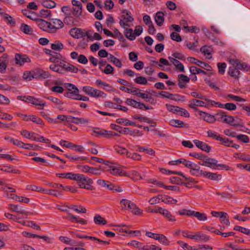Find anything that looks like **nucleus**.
Segmentation results:
<instances>
[{
  "label": "nucleus",
  "instance_id": "423d86ee",
  "mask_svg": "<svg viewBox=\"0 0 250 250\" xmlns=\"http://www.w3.org/2000/svg\"><path fill=\"white\" fill-rule=\"evenodd\" d=\"M217 117V121L222 122L226 124H229L234 121V118L230 115H227L225 112L223 111H219L215 114Z\"/></svg>",
  "mask_w": 250,
  "mask_h": 250
},
{
  "label": "nucleus",
  "instance_id": "39448f33",
  "mask_svg": "<svg viewBox=\"0 0 250 250\" xmlns=\"http://www.w3.org/2000/svg\"><path fill=\"white\" fill-rule=\"evenodd\" d=\"M79 168L81 171L84 173H88L93 175H99L104 169L100 166L99 167H91L87 165L80 166Z\"/></svg>",
  "mask_w": 250,
  "mask_h": 250
},
{
  "label": "nucleus",
  "instance_id": "c9c22d12",
  "mask_svg": "<svg viewBox=\"0 0 250 250\" xmlns=\"http://www.w3.org/2000/svg\"><path fill=\"white\" fill-rule=\"evenodd\" d=\"M192 216H195L198 220L201 221H204L207 220V215L203 213L198 211H193Z\"/></svg>",
  "mask_w": 250,
  "mask_h": 250
},
{
  "label": "nucleus",
  "instance_id": "864d4df0",
  "mask_svg": "<svg viewBox=\"0 0 250 250\" xmlns=\"http://www.w3.org/2000/svg\"><path fill=\"white\" fill-rule=\"evenodd\" d=\"M0 170L7 172H11L13 173H20L18 170L13 169L12 167L10 166H5L1 168Z\"/></svg>",
  "mask_w": 250,
  "mask_h": 250
},
{
  "label": "nucleus",
  "instance_id": "0eeeda50",
  "mask_svg": "<svg viewBox=\"0 0 250 250\" xmlns=\"http://www.w3.org/2000/svg\"><path fill=\"white\" fill-rule=\"evenodd\" d=\"M68 85L70 88H69L68 91L64 93V96L69 98L78 100L79 92V89L72 84L68 83Z\"/></svg>",
  "mask_w": 250,
  "mask_h": 250
},
{
  "label": "nucleus",
  "instance_id": "13d9d810",
  "mask_svg": "<svg viewBox=\"0 0 250 250\" xmlns=\"http://www.w3.org/2000/svg\"><path fill=\"white\" fill-rule=\"evenodd\" d=\"M21 134L24 137L30 139L33 138V135L35 133L33 132H29L26 130H22L21 131Z\"/></svg>",
  "mask_w": 250,
  "mask_h": 250
},
{
  "label": "nucleus",
  "instance_id": "2eb2a0df",
  "mask_svg": "<svg viewBox=\"0 0 250 250\" xmlns=\"http://www.w3.org/2000/svg\"><path fill=\"white\" fill-rule=\"evenodd\" d=\"M8 55L3 54L0 58V72L4 73L7 67V62L8 60Z\"/></svg>",
  "mask_w": 250,
  "mask_h": 250
},
{
  "label": "nucleus",
  "instance_id": "f8f14e48",
  "mask_svg": "<svg viewBox=\"0 0 250 250\" xmlns=\"http://www.w3.org/2000/svg\"><path fill=\"white\" fill-rule=\"evenodd\" d=\"M64 61H62L59 63L52 64L50 65V69L54 72H57L60 74H64V68L63 67Z\"/></svg>",
  "mask_w": 250,
  "mask_h": 250
},
{
  "label": "nucleus",
  "instance_id": "052dcab7",
  "mask_svg": "<svg viewBox=\"0 0 250 250\" xmlns=\"http://www.w3.org/2000/svg\"><path fill=\"white\" fill-rule=\"evenodd\" d=\"M139 151H140V152L145 151L146 153L148 154L149 155H150L151 156L155 155V151L151 148H145L144 147L139 146Z\"/></svg>",
  "mask_w": 250,
  "mask_h": 250
},
{
  "label": "nucleus",
  "instance_id": "4be33fe9",
  "mask_svg": "<svg viewBox=\"0 0 250 250\" xmlns=\"http://www.w3.org/2000/svg\"><path fill=\"white\" fill-rule=\"evenodd\" d=\"M35 78L38 79H45L48 78L50 75L46 71L42 70H37L35 72Z\"/></svg>",
  "mask_w": 250,
  "mask_h": 250
},
{
  "label": "nucleus",
  "instance_id": "ea45409f",
  "mask_svg": "<svg viewBox=\"0 0 250 250\" xmlns=\"http://www.w3.org/2000/svg\"><path fill=\"white\" fill-rule=\"evenodd\" d=\"M14 145L20 147L27 149H30L33 148V145H31L29 144H25L24 143L18 140H17V141H16V142L14 143Z\"/></svg>",
  "mask_w": 250,
  "mask_h": 250
},
{
  "label": "nucleus",
  "instance_id": "7c9ffc66",
  "mask_svg": "<svg viewBox=\"0 0 250 250\" xmlns=\"http://www.w3.org/2000/svg\"><path fill=\"white\" fill-rule=\"evenodd\" d=\"M23 98V99L22 100L23 101H24V102H30L32 104L35 105H38V104H40L39 99H37L34 97L30 96H24Z\"/></svg>",
  "mask_w": 250,
  "mask_h": 250
},
{
  "label": "nucleus",
  "instance_id": "5701e85b",
  "mask_svg": "<svg viewBox=\"0 0 250 250\" xmlns=\"http://www.w3.org/2000/svg\"><path fill=\"white\" fill-rule=\"evenodd\" d=\"M64 68V73L66 72H71L73 73H77L78 71V68L75 66L67 63L64 61V64H63Z\"/></svg>",
  "mask_w": 250,
  "mask_h": 250
},
{
  "label": "nucleus",
  "instance_id": "4d7b16f0",
  "mask_svg": "<svg viewBox=\"0 0 250 250\" xmlns=\"http://www.w3.org/2000/svg\"><path fill=\"white\" fill-rule=\"evenodd\" d=\"M27 189L32 191H35L39 192H43V188L40 187H37L35 185L27 186Z\"/></svg>",
  "mask_w": 250,
  "mask_h": 250
},
{
  "label": "nucleus",
  "instance_id": "9d476101",
  "mask_svg": "<svg viewBox=\"0 0 250 250\" xmlns=\"http://www.w3.org/2000/svg\"><path fill=\"white\" fill-rule=\"evenodd\" d=\"M38 26L43 31L51 33V23L42 19H37Z\"/></svg>",
  "mask_w": 250,
  "mask_h": 250
},
{
  "label": "nucleus",
  "instance_id": "338daca9",
  "mask_svg": "<svg viewBox=\"0 0 250 250\" xmlns=\"http://www.w3.org/2000/svg\"><path fill=\"white\" fill-rule=\"evenodd\" d=\"M114 71V68L109 64H107L104 69H103L102 72H104L105 74H112Z\"/></svg>",
  "mask_w": 250,
  "mask_h": 250
},
{
  "label": "nucleus",
  "instance_id": "0e129e2a",
  "mask_svg": "<svg viewBox=\"0 0 250 250\" xmlns=\"http://www.w3.org/2000/svg\"><path fill=\"white\" fill-rule=\"evenodd\" d=\"M207 135L208 137L212 138L216 140H218L220 138V135H217V133L211 130H209L207 131Z\"/></svg>",
  "mask_w": 250,
  "mask_h": 250
},
{
  "label": "nucleus",
  "instance_id": "f257e3e1",
  "mask_svg": "<svg viewBox=\"0 0 250 250\" xmlns=\"http://www.w3.org/2000/svg\"><path fill=\"white\" fill-rule=\"evenodd\" d=\"M230 63L232 65L229 67L228 73L232 77L238 79L239 77L240 72L239 69L246 71L250 70V66L246 63H241L238 60L231 59Z\"/></svg>",
  "mask_w": 250,
  "mask_h": 250
},
{
  "label": "nucleus",
  "instance_id": "c03bdc74",
  "mask_svg": "<svg viewBox=\"0 0 250 250\" xmlns=\"http://www.w3.org/2000/svg\"><path fill=\"white\" fill-rule=\"evenodd\" d=\"M169 99L174 100L175 101H182V102H185V97L183 96H181L179 94H170V95H169Z\"/></svg>",
  "mask_w": 250,
  "mask_h": 250
},
{
  "label": "nucleus",
  "instance_id": "6ab92c4d",
  "mask_svg": "<svg viewBox=\"0 0 250 250\" xmlns=\"http://www.w3.org/2000/svg\"><path fill=\"white\" fill-rule=\"evenodd\" d=\"M9 208L13 212H16L19 214H24L25 215H28L29 212L24 210L21 208H19L18 205L14 204H9Z\"/></svg>",
  "mask_w": 250,
  "mask_h": 250
},
{
  "label": "nucleus",
  "instance_id": "b1692460",
  "mask_svg": "<svg viewBox=\"0 0 250 250\" xmlns=\"http://www.w3.org/2000/svg\"><path fill=\"white\" fill-rule=\"evenodd\" d=\"M164 14L163 12L159 11L155 15V21L156 24L159 26H161L164 23Z\"/></svg>",
  "mask_w": 250,
  "mask_h": 250
},
{
  "label": "nucleus",
  "instance_id": "4468645a",
  "mask_svg": "<svg viewBox=\"0 0 250 250\" xmlns=\"http://www.w3.org/2000/svg\"><path fill=\"white\" fill-rule=\"evenodd\" d=\"M188 106L195 110H197V106L206 107V105L202 101L193 99L189 102Z\"/></svg>",
  "mask_w": 250,
  "mask_h": 250
},
{
  "label": "nucleus",
  "instance_id": "8fccbe9b",
  "mask_svg": "<svg viewBox=\"0 0 250 250\" xmlns=\"http://www.w3.org/2000/svg\"><path fill=\"white\" fill-rule=\"evenodd\" d=\"M218 141L221 142V144L225 145L226 146H230L232 144V141L229 140L227 138H223L220 136V138L219 139Z\"/></svg>",
  "mask_w": 250,
  "mask_h": 250
},
{
  "label": "nucleus",
  "instance_id": "6e6d98bb",
  "mask_svg": "<svg viewBox=\"0 0 250 250\" xmlns=\"http://www.w3.org/2000/svg\"><path fill=\"white\" fill-rule=\"evenodd\" d=\"M94 89V88L89 86H85L83 87L82 90L85 93V94L91 97Z\"/></svg>",
  "mask_w": 250,
  "mask_h": 250
},
{
  "label": "nucleus",
  "instance_id": "774afa93",
  "mask_svg": "<svg viewBox=\"0 0 250 250\" xmlns=\"http://www.w3.org/2000/svg\"><path fill=\"white\" fill-rule=\"evenodd\" d=\"M73 14L78 17L82 15V6H78L73 8Z\"/></svg>",
  "mask_w": 250,
  "mask_h": 250
},
{
  "label": "nucleus",
  "instance_id": "393cba45",
  "mask_svg": "<svg viewBox=\"0 0 250 250\" xmlns=\"http://www.w3.org/2000/svg\"><path fill=\"white\" fill-rule=\"evenodd\" d=\"M120 204L123 205L124 206L123 208L126 209H128L131 210L135 207V204L134 203L127 199H122L120 201Z\"/></svg>",
  "mask_w": 250,
  "mask_h": 250
},
{
  "label": "nucleus",
  "instance_id": "ddd939ff",
  "mask_svg": "<svg viewBox=\"0 0 250 250\" xmlns=\"http://www.w3.org/2000/svg\"><path fill=\"white\" fill-rule=\"evenodd\" d=\"M53 24L51 23V33H55L64 26L63 23L59 19H53Z\"/></svg>",
  "mask_w": 250,
  "mask_h": 250
},
{
  "label": "nucleus",
  "instance_id": "79ce46f5",
  "mask_svg": "<svg viewBox=\"0 0 250 250\" xmlns=\"http://www.w3.org/2000/svg\"><path fill=\"white\" fill-rule=\"evenodd\" d=\"M42 4L44 7L47 8H52L56 6V2L52 0H43Z\"/></svg>",
  "mask_w": 250,
  "mask_h": 250
},
{
  "label": "nucleus",
  "instance_id": "6e6552de",
  "mask_svg": "<svg viewBox=\"0 0 250 250\" xmlns=\"http://www.w3.org/2000/svg\"><path fill=\"white\" fill-rule=\"evenodd\" d=\"M187 59L188 61L190 62L196 64L198 66L206 69L207 71L211 70V67L206 62L198 60L194 57H188Z\"/></svg>",
  "mask_w": 250,
  "mask_h": 250
},
{
  "label": "nucleus",
  "instance_id": "bb28decb",
  "mask_svg": "<svg viewBox=\"0 0 250 250\" xmlns=\"http://www.w3.org/2000/svg\"><path fill=\"white\" fill-rule=\"evenodd\" d=\"M191 175L196 176H203L204 173V171L200 169V167L196 164L195 167H193L191 169H190L189 171Z\"/></svg>",
  "mask_w": 250,
  "mask_h": 250
},
{
  "label": "nucleus",
  "instance_id": "de8ad7c7",
  "mask_svg": "<svg viewBox=\"0 0 250 250\" xmlns=\"http://www.w3.org/2000/svg\"><path fill=\"white\" fill-rule=\"evenodd\" d=\"M200 51L204 55L210 56L209 57H207V58L209 59L211 58V49L209 47H208L206 46H203L201 48Z\"/></svg>",
  "mask_w": 250,
  "mask_h": 250
},
{
  "label": "nucleus",
  "instance_id": "4c0bfd02",
  "mask_svg": "<svg viewBox=\"0 0 250 250\" xmlns=\"http://www.w3.org/2000/svg\"><path fill=\"white\" fill-rule=\"evenodd\" d=\"M97 182L99 185L106 187L110 190L114 189V186L110 183H109L108 184H106V181L104 180L100 179Z\"/></svg>",
  "mask_w": 250,
  "mask_h": 250
},
{
  "label": "nucleus",
  "instance_id": "5fc2aeb1",
  "mask_svg": "<svg viewBox=\"0 0 250 250\" xmlns=\"http://www.w3.org/2000/svg\"><path fill=\"white\" fill-rule=\"evenodd\" d=\"M22 12L27 18L32 20H35L33 17L34 16V13L33 12L29 11V10L24 9L22 10Z\"/></svg>",
  "mask_w": 250,
  "mask_h": 250
},
{
  "label": "nucleus",
  "instance_id": "680f3d73",
  "mask_svg": "<svg viewBox=\"0 0 250 250\" xmlns=\"http://www.w3.org/2000/svg\"><path fill=\"white\" fill-rule=\"evenodd\" d=\"M235 137H236L238 140L245 143H248L249 142V138L246 135L239 134L237 136L235 135Z\"/></svg>",
  "mask_w": 250,
  "mask_h": 250
},
{
  "label": "nucleus",
  "instance_id": "f704fd0d",
  "mask_svg": "<svg viewBox=\"0 0 250 250\" xmlns=\"http://www.w3.org/2000/svg\"><path fill=\"white\" fill-rule=\"evenodd\" d=\"M20 29L21 31L26 34L31 35L33 32L32 28L28 25L25 23H22L21 25Z\"/></svg>",
  "mask_w": 250,
  "mask_h": 250
},
{
  "label": "nucleus",
  "instance_id": "1a4fd4ad",
  "mask_svg": "<svg viewBox=\"0 0 250 250\" xmlns=\"http://www.w3.org/2000/svg\"><path fill=\"white\" fill-rule=\"evenodd\" d=\"M108 171L113 175L119 176H124L126 177L129 176L125 171L115 166L109 167V169H108Z\"/></svg>",
  "mask_w": 250,
  "mask_h": 250
},
{
  "label": "nucleus",
  "instance_id": "aec40b11",
  "mask_svg": "<svg viewBox=\"0 0 250 250\" xmlns=\"http://www.w3.org/2000/svg\"><path fill=\"white\" fill-rule=\"evenodd\" d=\"M192 239H194L198 241L207 242L209 240V237L202 233L201 232H197L195 235H193Z\"/></svg>",
  "mask_w": 250,
  "mask_h": 250
},
{
  "label": "nucleus",
  "instance_id": "2f4dec72",
  "mask_svg": "<svg viewBox=\"0 0 250 250\" xmlns=\"http://www.w3.org/2000/svg\"><path fill=\"white\" fill-rule=\"evenodd\" d=\"M94 221L96 224L99 225H104L107 224V221L105 219L99 214L94 216Z\"/></svg>",
  "mask_w": 250,
  "mask_h": 250
},
{
  "label": "nucleus",
  "instance_id": "a18cd8bd",
  "mask_svg": "<svg viewBox=\"0 0 250 250\" xmlns=\"http://www.w3.org/2000/svg\"><path fill=\"white\" fill-rule=\"evenodd\" d=\"M89 123V120L87 119L74 117V124L87 125Z\"/></svg>",
  "mask_w": 250,
  "mask_h": 250
},
{
  "label": "nucleus",
  "instance_id": "412c9836",
  "mask_svg": "<svg viewBox=\"0 0 250 250\" xmlns=\"http://www.w3.org/2000/svg\"><path fill=\"white\" fill-rule=\"evenodd\" d=\"M203 176L205 178H208L211 180L218 181L221 179L222 176L216 173H212L208 171H205Z\"/></svg>",
  "mask_w": 250,
  "mask_h": 250
},
{
  "label": "nucleus",
  "instance_id": "603ef678",
  "mask_svg": "<svg viewBox=\"0 0 250 250\" xmlns=\"http://www.w3.org/2000/svg\"><path fill=\"white\" fill-rule=\"evenodd\" d=\"M217 66L218 68V73L222 75L224 74L227 66L226 63L225 62H218Z\"/></svg>",
  "mask_w": 250,
  "mask_h": 250
},
{
  "label": "nucleus",
  "instance_id": "f3484780",
  "mask_svg": "<svg viewBox=\"0 0 250 250\" xmlns=\"http://www.w3.org/2000/svg\"><path fill=\"white\" fill-rule=\"evenodd\" d=\"M193 142L196 146L203 151L209 152L211 150V147L208 144L197 140H193Z\"/></svg>",
  "mask_w": 250,
  "mask_h": 250
},
{
  "label": "nucleus",
  "instance_id": "cd10ccee",
  "mask_svg": "<svg viewBox=\"0 0 250 250\" xmlns=\"http://www.w3.org/2000/svg\"><path fill=\"white\" fill-rule=\"evenodd\" d=\"M169 124L176 127H185L186 125L183 122L177 119H172L169 121Z\"/></svg>",
  "mask_w": 250,
  "mask_h": 250
},
{
  "label": "nucleus",
  "instance_id": "a19ab883",
  "mask_svg": "<svg viewBox=\"0 0 250 250\" xmlns=\"http://www.w3.org/2000/svg\"><path fill=\"white\" fill-rule=\"evenodd\" d=\"M218 107L226 108L228 110H234L236 109V105L233 103H227L225 104L220 103L218 104Z\"/></svg>",
  "mask_w": 250,
  "mask_h": 250
},
{
  "label": "nucleus",
  "instance_id": "49530a36",
  "mask_svg": "<svg viewBox=\"0 0 250 250\" xmlns=\"http://www.w3.org/2000/svg\"><path fill=\"white\" fill-rule=\"evenodd\" d=\"M189 71H190V73H192V74H199V73H203L204 74H206V72L205 71H204L199 68H197V67L194 66H191L189 68Z\"/></svg>",
  "mask_w": 250,
  "mask_h": 250
},
{
  "label": "nucleus",
  "instance_id": "f03ea898",
  "mask_svg": "<svg viewBox=\"0 0 250 250\" xmlns=\"http://www.w3.org/2000/svg\"><path fill=\"white\" fill-rule=\"evenodd\" d=\"M198 164L200 165L204 166L207 167L211 168H214L215 167H221L226 170H229L230 168L224 164H218V161L215 159L205 156L203 162H199Z\"/></svg>",
  "mask_w": 250,
  "mask_h": 250
},
{
  "label": "nucleus",
  "instance_id": "dca6fc26",
  "mask_svg": "<svg viewBox=\"0 0 250 250\" xmlns=\"http://www.w3.org/2000/svg\"><path fill=\"white\" fill-rule=\"evenodd\" d=\"M15 62L16 63L20 65H22L25 62H29L30 61V59L25 55H21L19 54H17L15 55Z\"/></svg>",
  "mask_w": 250,
  "mask_h": 250
},
{
  "label": "nucleus",
  "instance_id": "09e8293b",
  "mask_svg": "<svg viewBox=\"0 0 250 250\" xmlns=\"http://www.w3.org/2000/svg\"><path fill=\"white\" fill-rule=\"evenodd\" d=\"M167 109L169 111L173 113H178V110L180 109V107L177 106L173 105L170 104H166Z\"/></svg>",
  "mask_w": 250,
  "mask_h": 250
},
{
  "label": "nucleus",
  "instance_id": "20e7f679",
  "mask_svg": "<svg viewBox=\"0 0 250 250\" xmlns=\"http://www.w3.org/2000/svg\"><path fill=\"white\" fill-rule=\"evenodd\" d=\"M80 188H85L88 190H92L93 181L91 179L82 174H79L76 180Z\"/></svg>",
  "mask_w": 250,
  "mask_h": 250
},
{
  "label": "nucleus",
  "instance_id": "9b49d317",
  "mask_svg": "<svg viewBox=\"0 0 250 250\" xmlns=\"http://www.w3.org/2000/svg\"><path fill=\"white\" fill-rule=\"evenodd\" d=\"M70 35L74 38L79 39L85 36V34L81 28H74L69 31Z\"/></svg>",
  "mask_w": 250,
  "mask_h": 250
},
{
  "label": "nucleus",
  "instance_id": "72a5a7b5",
  "mask_svg": "<svg viewBox=\"0 0 250 250\" xmlns=\"http://www.w3.org/2000/svg\"><path fill=\"white\" fill-rule=\"evenodd\" d=\"M24 120L26 121H31L39 125H42L43 124V122L41 118L33 115L28 116L27 118L24 119Z\"/></svg>",
  "mask_w": 250,
  "mask_h": 250
},
{
  "label": "nucleus",
  "instance_id": "c756f323",
  "mask_svg": "<svg viewBox=\"0 0 250 250\" xmlns=\"http://www.w3.org/2000/svg\"><path fill=\"white\" fill-rule=\"evenodd\" d=\"M116 123L120 124L123 125L125 126L127 125H132L135 126L136 124L135 122H131L129 121L128 120L125 118H119L116 120Z\"/></svg>",
  "mask_w": 250,
  "mask_h": 250
},
{
  "label": "nucleus",
  "instance_id": "c85d7f7f",
  "mask_svg": "<svg viewBox=\"0 0 250 250\" xmlns=\"http://www.w3.org/2000/svg\"><path fill=\"white\" fill-rule=\"evenodd\" d=\"M124 29V34L126 38L131 41L135 39V36L134 35L133 30L132 29L125 27Z\"/></svg>",
  "mask_w": 250,
  "mask_h": 250
},
{
  "label": "nucleus",
  "instance_id": "bf43d9fd",
  "mask_svg": "<svg viewBox=\"0 0 250 250\" xmlns=\"http://www.w3.org/2000/svg\"><path fill=\"white\" fill-rule=\"evenodd\" d=\"M193 211L191 210H188L185 208L182 209L178 211V213L181 215H187L188 216H191Z\"/></svg>",
  "mask_w": 250,
  "mask_h": 250
},
{
  "label": "nucleus",
  "instance_id": "e433bc0d",
  "mask_svg": "<svg viewBox=\"0 0 250 250\" xmlns=\"http://www.w3.org/2000/svg\"><path fill=\"white\" fill-rule=\"evenodd\" d=\"M107 96L106 94L104 93L103 91H101L100 90L94 89L93 94L91 96V97L96 98H105Z\"/></svg>",
  "mask_w": 250,
  "mask_h": 250
},
{
  "label": "nucleus",
  "instance_id": "a878e982",
  "mask_svg": "<svg viewBox=\"0 0 250 250\" xmlns=\"http://www.w3.org/2000/svg\"><path fill=\"white\" fill-rule=\"evenodd\" d=\"M51 48L57 51H61L64 48V45L60 41L57 40L51 44Z\"/></svg>",
  "mask_w": 250,
  "mask_h": 250
},
{
  "label": "nucleus",
  "instance_id": "a211bd4d",
  "mask_svg": "<svg viewBox=\"0 0 250 250\" xmlns=\"http://www.w3.org/2000/svg\"><path fill=\"white\" fill-rule=\"evenodd\" d=\"M199 115L203 117L206 122L209 123H213L217 121V117L216 118L214 116L203 111H200Z\"/></svg>",
  "mask_w": 250,
  "mask_h": 250
},
{
  "label": "nucleus",
  "instance_id": "37998d69",
  "mask_svg": "<svg viewBox=\"0 0 250 250\" xmlns=\"http://www.w3.org/2000/svg\"><path fill=\"white\" fill-rule=\"evenodd\" d=\"M44 193L52 195L54 196L57 197L62 194L61 192L58 191L57 190L48 189L43 188V192Z\"/></svg>",
  "mask_w": 250,
  "mask_h": 250
},
{
  "label": "nucleus",
  "instance_id": "3c124183",
  "mask_svg": "<svg viewBox=\"0 0 250 250\" xmlns=\"http://www.w3.org/2000/svg\"><path fill=\"white\" fill-rule=\"evenodd\" d=\"M134 81L137 83L140 84L146 85L147 84V81L146 79L143 76H139L137 77L134 80Z\"/></svg>",
  "mask_w": 250,
  "mask_h": 250
},
{
  "label": "nucleus",
  "instance_id": "69168bd1",
  "mask_svg": "<svg viewBox=\"0 0 250 250\" xmlns=\"http://www.w3.org/2000/svg\"><path fill=\"white\" fill-rule=\"evenodd\" d=\"M170 38L175 41L177 42H181L182 39L179 34L176 32H172L170 34Z\"/></svg>",
  "mask_w": 250,
  "mask_h": 250
},
{
  "label": "nucleus",
  "instance_id": "7ed1b4c3",
  "mask_svg": "<svg viewBox=\"0 0 250 250\" xmlns=\"http://www.w3.org/2000/svg\"><path fill=\"white\" fill-rule=\"evenodd\" d=\"M133 21L134 18L131 13L127 10H123L122 15L120 18L119 24L120 26L123 28H125V27H130Z\"/></svg>",
  "mask_w": 250,
  "mask_h": 250
},
{
  "label": "nucleus",
  "instance_id": "473e14b6",
  "mask_svg": "<svg viewBox=\"0 0 250 250\" xmlns=\"http://www.w3.org/2000/svg\"><path fill=\"white\" fill-rule=\"evenodd\" d=\"M161 214H163L165 217L168 219L170 221L175 222L176 219L170 212L166 209L162 208Z\"/></svg>",
  "mask_w": 250,
  "mask_h": 250
},
{
  "label": "nucleus",
  "instance_id": "58836bf2",
  "mask_svg": "<svg viewBox=\"0 0 250 250\" xmlns=\"http://www.w3.org/2000/svg\"><path fill=\"white\" fill-rule=\"evenodd\" d=\"M155 240H158L160 243L165 245H169V241L167 237L163 234H156L155 237H154Z\"/></svg>",
  "mask_w": 250,
  "mask_h": 250
},
{
  "label": "nucleus",
  "instance_id": "e2e57ef3",
  "mask_svg": "<svg viewBox=\"0 0 250 250\" xmlns=\"http://www.w3.org/2000/svg\"><path fill=\"white\" fill-rule=\"evenodd\" d=\"M23 78L27 81H31L35 78V74L33 75L30 72H26L23 75Z\"/></svg>",
  "mask_w": 250,
  "mask_h": 250
}]
</instances>
